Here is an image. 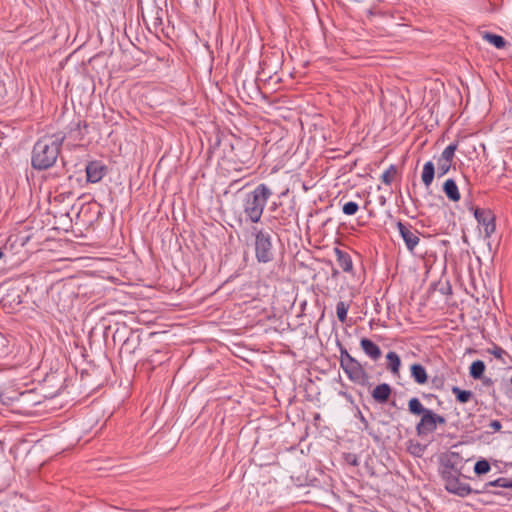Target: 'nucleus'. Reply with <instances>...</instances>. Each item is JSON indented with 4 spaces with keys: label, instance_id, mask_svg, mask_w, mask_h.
I'll list each match as a JSON object with an SVG mask.
<instances>
[{
    "label": "nucleus",
    "instance_id": "f257e3e1",
    "mask_svg": "<svg viewBox=\"0 0 512 512\" xmlns=\"http://www.w3.org/2000/svg\"><path fill=\"white\" fill-rule=\"evenodd\" d=\"M65 139V134L61 132L40 137L32 148L31 167L37 171L52 168L59 157Z\"/></svg>",
    "mask_w": 512,
    "mask_h": 512
},
{
    "label": "nucleus",
    "instance_id": "f03ea898",
    "mask_svg": "<svg viewBox=\"0 0 512 512\" xmlns=\"http://www.w3.org/2000/svg\"><path fill=\"white\" fill-rule=\"evenodd\" d=\"M272 195V189L265 183L258 184L252 191L246 193L242 200L243 213L246 219L255 224L260 222Z\"/></svg>",
    "mask_w": 512,
    "mask_h": 512
},
{
    "label": "nucleus",
    "instance_id": "7ed1b4c3",
    "mask_svg": "<svg viewBox=\"0 0 512 512\" xmlns=\"http://www.w3.org/2000/svg\"><path fill=\"white\" fill-rule=\"evenodd\" d=\"M255 257L259 263H269L274 259V247L272 236L264 229L253 227Z\"/></svg>",
    "mask_w": 512,
    "mask_h": 512
},
{
    "label": "nucleus",
    "instance_id": "20e7f679",
    "mask_svg": "<svg viewBox=\"0 0 512 512\" xmlns=\"http://www.w3.org/2000/svg\"><path fill=\"white\" fill-rule=\"evenodd\" d=\"M348 379L360 386H369L370 376L362 364L355 358L341 366Z\"/></svg>",
    "mask_w": 512,
    "mask_h": 512
},
{
    "label": "nucleus",
    "instance_id": "39448f33",
    "mask_svg": "<svg viewBox=\"0 0 512 512\" xmlns=\"http://www.w3.org/2000/svg\"><path fill=\"white\" fill-rule=\"evenodd\" d=\"M463 460L464 459L460 453L455 451L442 454L440 457L441 477H446V472H449L452 475H461Z\"/></svg>",
    "mask_w": 512,
    "mask_h": 512
},
{
    "label": "nucleus",
    "instance_id": "423d86ee",
    "mask_svg": "<svg viewBox=\"0 0 512 512\" xmlns=\"http://www.w3.org/2000/svg\"><path fill=\"white\" fill-rule=\"evenodd\" d=\"M445 418L439 414L428 410L424 413L420 421L416 425V432L418 436H424L436 430L438 424H444Z\"/></svg>",
    "mask_w": 512,
    "mask_h": 512
},
{
    "label": "nucleus",
    "instance_id": "0eeeda50",
    "mask_svg": "<svg viewBox=\"0 0 512 512\" xmlns=\"http://www.w3.org/2000/svg\"><path fill=\"white\" fill-rule=\"evenodd\" d=\"M446 474V477L442 479L445 482V489L448 492L459 497H466L471 493L479 494L482 492L480 490H473L469 484L461 482L459 479L460 475H452L449 472H446Z\"/></svg>",
    "mask_w": 512,
    "mask_h": 512
},
{
    "label": "nucleus",
    "instance_id": "6e6552de",
    "mask_svg": "<svg viewBox=\"0 0 512 512\" xmlns=\"http://www.w3.org/2000/svg\"><path fill=\"white\" fill-rule=\"evenodd\" d=\"M396 227L398 232L403 239L407 250L411 253L414 252V249L420 242V238L418 236V230L414 229L411 224L403 223L402 221H398L396 223Z\"/></svg>",
    "mask_w": 512,
    "mask_h": 512
},
{
    "label": "nucleus",
    "instance_id": "1a4fd4ad",
    "mask_svg": "<svg viewBox=\"0 0 512 512\" xmlns=\"http://www.w3.org/2000/svg\"><path fill=\"white\" fill-rule=\"evenodd\" d=\"M477 222L484 227L485 237L489 238L495 232V215L490 209L470 208Z\"/></svg>",
    "mask_w": 512,
    "mask_h": 512
},
{
    "label": "nucleus",
    "instance_id": "9d476101",
    "mask_svg": "<svg viewBox=\"0 0 512 512\" xmlns=\"http://www.w3.org/2000/svg\"><path fill=\"white\" fill-rule=\"evenodd\" d=\"M86 179L89 183H98L108 172V167L101 161L94 160L87 163Z\"/></svg>",
    "mask_w": 512,
    "mask_h": 512
},
{
    "label": "nucleus",
    "instance_id": "9b49d317",
    "mask_svg": "<svg viewBox=\"0 0 512 512\" xmlns=\"http://www.w3.org/2000/svg\"><path fill=\"white\" fill-rule=\"evenodd\" d=\"M360 346L364 353L374 361L378 360L382 355L380 347L368 338H362Z\"/></svg>",
    "mask_w": 512,
    "mask_h": 512
},
{
    "label": "nucleus",
    "instance_id": "f8f14e48",
    "mask_svg": "<svg viewBox=\"0 0 512 512\" xmlns=\"http://www.w3.org/2000/svg\"><path fill=\"white\" fill-rule=\"evenodd\" d=\"M250 148L249 145L237 141L236 145H232V150L234 151V157L241 163V164H247L251 160V150L246 149Z\"/></svg>",
    "mask_w": 512,
    "mask_h": 512
},
{
    "label": "nucleus",
    "instance_id": "ddd939ff",
    "mask_svg": "<svg viewBox=\"0 0 512 512\" xmlns=\"http://www.w3.org/2000/svg\"><path fill=\"white\" fill-rule=\"evenodd\" d=\"M391 393H392V389H391L390 385L387 383H382V384L377 385L373 389L371 395H372V398L377 403L383 404L389 400Z\"/></svg>",
    "mask_w": 512,
    "mask_h": 512
},
{
    "label": "nucleus",
    "instance_id": "4468645a",
    "mask_svg": "<svg viewBox=\"0 0 512 512\" xmlns=\"http://www.w3.org/2000/svg\"><path fill=\"white\" fill-rule=\"evenodd\" d=\"M334 252H335L336 260H337L339 267H341V269L344 272H348V273L352 272L353 262H352L351 256L347 252H345L339 248H335Z\"/></svg>",
    "mask_w": 512,
    "mask_h": 512
},
{
    "label": "nucleus",
    "instance_id": "2eb2a0df",
    "mask_svg": "<svg viewBox=\"0 0 512 512\" xmlns=\"http://www.w3.org/2000/svg\"><path fill=\"white\" fill-rule=\"evenodd\" d=\"M410 374L412 379L418 384V385H424L428 381V375L426 372V369L423 365L419 363H414L410 366Z\"/></svg>",
    "mask_w": 512,
    "mask_h": 512
},
{
    "label": "nucleus",
    "instance_id": "dca6fc26",
    "mask_svg": "<svg viewBox=\"0 0 512 512\" xmlns=\"http://www.w3.org/2000/svg\"><path fill=\"white\" fill-rule=\"evenodd\" d=\"M443 192L452 202H458L461 198L458 186L453 179H447L443 184Z\"/></svg>",
    "mask_w": 512,
    "mask_h": 512
},
{
    "label": "nucleus",
    "instance_id": "f3484780",
    "mask_svg": "<svg viewBox=\"0 0 512 512\" xmlns=\"http://www.w3.org/2000/svg\"><path fill=\"white\" fill-rule=\"evenodd\" d=\"M435 177V165L432 161L424 164L421 179L426 188H429Z\"/></svg>",
    "mask_w": 512,
    "mask_h": 512
},
{
    "label": "nucleus",
    "instance_id": "a211bd4d",
    "mask_svg": "<svg viewBox=\"0 0 512 512\" xmlns=\"http://www.w3.org/2000/svg\"><path fill=\"white\" fill-rule=\"evenodd\" d=\"M387 369L390 370L394 375L399 374L401 360L398 354L394 351H390L386 355Z\"/></svg>",
    "mask_w": 512,
    "mask_h": 512
},
{
    "label": "nucleus",
    "instance_id": "6ab92c4d",
    "mask_svg": "<svg viewBox=\"0 0 512 512\" xmlns=\"http://www.w3.org/2000/svg\"><path fill=\"white\" fill-rule=\"evenodd\" d=\"M140 345V337L139 336H133L131 333V336L127 337L121 347V352H125L127 354H133L135 350Z\"/></svg>",
    "mask_w": 512,
    "mask_h": 512
},
{
    "label": "nucleus",
    "instance_id": "aec40b11",
    "mask_svg": "<svg viewBox=\"0 0 512 512\" xmlns=\"http://www.w3.org/2000/svg\"><path fill=\"white\" fill-rule=\"evenodd\" d=\"M482 37L498 49L505 48L507 44L506 40L502 36L490 32H484Z\"/></svg>",
    "mask_w": 512,
    "mask_h": 512
},
{
    "label": "nucleus",
    "instance_id": "412c9836",
    "mask_svg": "<svg viewBox=\"0 0 512 512\" xmlns=\"http://www.w3.org/2000/svg\"><path fill=\"white\" fill-rule=\"evenodd\" d=\"M408 410L413 415H421L422 416L429 409L425 408L422 405V403L420 402V400L418 398L414 397L408 401Z\"/></svg>",
    "mask_w": 512,
    "mask_h": 512
},
{
    "label": "nucleus",
    "instance_id": "4be33fe9",
    "mask_svg": "<svg viewBox=\"0 0 512 512\" xmlns=\"http://www.w3.org/2000/svg\"><path fill=\"white\" fill-rule=\"evenodd\" d=\"M485 371V364L482 360L474 361L470 368L469 373L473 379H481Z\"/></svg>",
    "mask_w": 512,
    "mask_h": 512
},
{
    "label": "nucleus",
    "instance_id": "5701e85b",
    "mask_svg": "<svg viewBox=\"0 0 512 512\" xmlns=\"http://www.w3.org/2000/svg\"><path fill=\"white\" fill-rule=\"evenodd\" d=\"M488 487H501V488H512V480L504 477H500L496 480L489 481L484 485L483 491H487Z\"/></svg>",
    "mask_w": 512,
    "mask_h": 512
},
{
    "label": "nucleus",
    "instance_id": "b1692460",
    "mask_svg": "<svg viewBox=\"0 0 512 512\" xmlns=\"http://www.w3.org/2000/svg\"><path fill=\"white\" fill-rule=\"evenodd\" d=\"M452 393L455 395L459 403H467L472 397L473 393L469 390H462L457 386L452 387Z\"/></svg>",
    "mask_w": 512,
    "mask_h": 512
},
{
    "label": "nucleus",
    "instance_id": "393cba45",
    "mask_svg": "<svg viewBox=\"0 0 512 512\" xmlns=\"http://www.w3.org/2000/svg\"><path fill=\"white\" fill-rule=\"evenodd\" d=\"M350 308L349 303L339 301L336 305L337 318L341 323H345L347 320V313Z\"/></svg>",
    "mask_w": 512,
    "mask_h": 512
},
{
    "label": "nucleus",
    "instance_id": "a878e982",
    "mask_svg": "<svg viewBox=\"0 0 512 512\" xmlns=\"http://www.w3.org/2000/svg\"><path fill=\"white\" fill-rule=\"evenodd\" d=\"M397 174V169L394 165H390L381 175V180L386 185H391Z\"/></svg>",
    "mask_w": 512,
    "mask_h": 512
},
{
    "label": "nucleus",
    "instance_id": "bb28decb",
    "mask_svg": "<svg viewBox=\"0 0 512 512\" xmlns=\"http://www.w3.org/2000/svg\"><path fill=\"white\" fill-rule=\"evenodd\" d=\"M490 463L486 459L478 460L474 465V472L476 475H483L490 471Z\"/></svg>",
    "mask_w": 512,
    "mask_h": 512
},
{
    "label": "nucleus",
    "instance_id": "cd10ccee",
    "mask_svg": "<svg viewBox=\"0 0 512 512\" xmlns=\"http://www.w3.org/2000/svg\"><path fill=\"white\" fill-rule=\"evenodd\" d=\"M457 147H458L457 143H451L443 150V152L441 153L439 158L442 160H447L449 162H452L454 155H455V151L457 150Z\"/></svg>",
    "mask_w": 512,
    "mask_h": 512
},
{
    "label": "nucleus",
    "instance_id": "c85d7f7f",
    "mask_svg": "<svg viewBox=\"0 0 512 512\" xmlns=\"http://www.w3.org/2000/svg\"><path fill=\"white\" fill-rule=\"evenodd\" d=\"M451 165H452V162L438 158L437 159L438 177H443L444 175H446L449 172Z\"/></svg>",
    "mask_w": 512,
    "mask_h": 512
},
{
    "label": "nucleus",
    "instance_id": "c756f323",
    "mask_svg": "<svg viewBox=\"0 0 512 512\" xmlns=\"http://www.w3.org/2000/svg\"><path fill=\"white\" fill-rule=\"evenodd\" d=\"M359 209V206L356 202H353V201H349L347 203H345L342 207V211L345 215H354L357 213Z\"/></svg>",
    "mask_w": 512,
    "mask_h": 512
},
{
    "label": "nucleus",
    "instance_id": "7c9ffc66",
    "mask_svg": "<svg viewBox=\"0 0 512 512\" xmlns=\"http://www.w3.org/2000/svg\"><path fill=\"white\" fill-rule=\"evenodd\" d=\"M354 357L350 355L346 348L340 347V367L352 360Z\"/></svg>",
    "mask_w": 512,
    "mask_h": 512
},
{
    "label": "nucleus",
    "instance_id": "2f4dec72",
    "mask_svg": "<svg viewBox=\"0 0 512 512\" xmlns=\"http://www.w3.org/2000/svg\"><path fill=\"white\" fill-rule=\"evenodd\" d=\"M280 205H281V203H280V202L278 203V202H276V201H273V202L271 203L270 207H269V210H270L271 212L275 213V215H274V218H275V219L283 220V219H284V218H283V216H282V215H280V214L278 213V208H279V206H280Z\"/></svg>",
    "mask_w": 512,
    "mask_h": 512
},
{
    "label": "nucleus",
    "instance_id": "473e14b6",
    "mask_svg": "<svg viewBox=\"0 0 512 512\" xmlns=\"http://www.w3.org/2000/svg\"><path fill=\"white\" fill-rule=\"evenodd\" d=\"M345 460H346V462L348 464H350L352 466H358L359 465L358 457L355 454H352V453L346 454L345 455Z\"/></svg>",
    "mask_w": 512,
    "mask_h": 512
},
{
    "label": "nucleus",
    "instance_id": "72a5a7b5",
    "mask_svg": "<svg viewBox=\"0 0 512 512\" xmlns=\"http://www.w3.org/2000/svg\"><path fill=\"white\" fill-rule=\"evenodd\" d=\"M488 427L491 430V432H498L501 430L502 424L499 420H492L490 421Z\"/></svg>",
    "mask_w": 512,
    "mask_h": 512
},
{
    "label": "nucleus",
    "instance_id": "f704fd0d",
    "mask_svg": "<svg viewBox=\"0 0 512 512\" xmlns=\"http://www.w3.org/2000/svg\"><path fill=\"white\" fill-rule=\"evenodd\" d=\"M491 354L494 355L496 358L498 359H502V356L504 354H506V351L504 349H502L501 347H498V346H495L492 350H491Z\"/></svg>",
    "mask_w": 512,
    "mask_h": 512
},
{
    "label": "nucleus",
    "instance_id": "c9c22d12",
    "mask_svg": "<svg viewBox=\"0 0 512 512\" xmlns=\"http://www.w3.org/2000/svg\"><path fill=\"white\" fill-rule=\"evenodd\" d=\"M359 419H360L361 423L364 425V429L368 430L369 422L367 421V419L363 416V414L361 412H359Z\"/></svg>",
    "mask_w": 512,
    "mask_h": 512
},
{
    "label": "nucleus",
    "instance_id": "e433bc0d",
    "mask_svg": "<svg viewBox=\"0 0 512 512\" xmlns=\"http://www.w3.org/2000/svg\"><path fill=\"white\" fill-rule=\"evenodd\" d=\"M432 383H433V385L435 387L439 388L440 386L443 385V380L440 379V378L435 377V378L432 379Z\"/></svg>",
    "mask_w": 512,
    "mask_h": 512
},
{
    "label": "nucleus",
    "instance_id": "4c0bfd02",
    "mask_svg": "<svg viewBox=\"0 0 512 512\" xmlns=\"http://www.w3.org/2000/svg\"><path fill=\"white\" fill-rule=\"evenodd\" d=\"M119 332H120V330H119V329H117V330L115 331V333L113 334V341H114V342L116 341V337H117V335L119 334Z\"/></svg>",
    "mask_w": 512,
    "mask_h": 512
},
{
    "label": "nucleus",
    "instance_id": "58836bf2",
    "mask_svg": "<svg viewBox=\"0 0 512 512\" xmlns=\"http://www.w3.org/2000/svg\"><path fill=\"white\" fill-rule=\"evenodd\" d=\"M337 275H338V271L336 269H334L333 272H332V276L336 277Z\"/></svg>",
    "mask_w": 512,
    "mask_h": 512
},
{
    "label": "nucleus",
    "instance_id": "ea45409f",
    "mask_svg": "<svg viewBox=\"0 0 512 512\" xmlns=\"http://www.w3.org/2000/svg\"><path fill=\"white\" fill-rule=\"evenodd\" d=\"M3 256H4L3 249H2V248H0V259H1V258H3Z\"/></svg>",
    "mask_w": 512,
    "mask_h": 512
},
{
    "label": "nucleus",
    "instance_id": "a19ab883",
    "mask_svg": "<svg viewBox=\"0 0 512 512\" xmlns=\"http://www.w3.org/2000/svg\"><path fill=\"white\" fill-rule=\"evenodd\" d=\"M0 448L3 450V443L0 441Z\"/></svg>",
    "mask_w": 512,
    "mask_h": 512
}]
</instances>
